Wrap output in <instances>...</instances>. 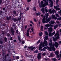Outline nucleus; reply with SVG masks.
<instances>
[{
    "label": "nucleus",
    "instance_id": "f257e3e1",
    "mask_svg": "<svg viewBox=\"0 0 61 61\" xmlns=\"http://www.w3.org/2000/svg\"><path fill=\"white\" fill-rule=\"evenodd\" d=\"M49 45L50 46V47L48 48V50H49L50 51H56V48H55V46H54V44H52V43L50 42L49 44Z\"/></svg>",
    "mask_w": 61,
    "mask_h": 61
},
{
    "label": "nucleus",
    "instance_id": "f03ea898",
    "mask_svg": "<svg viewBox=\"0 0 61 61\" xmlns=\"http://www.w3.org/2000/svg\"><path fill=\"white\" fill-rule=\"evenodd\" d=\"M50 23L49 24L45 25V26L46 27H47V28L49 27L50 26L51 27H54V25H53V24L55 23V22L54 21H53L52 20H51L49 22V23H50Z\"/></svg>",
    "mask_w": 61,
    "mask_h": 61
},
{
    "label": "nucleus",
    "instance_id": "7ed1b4c3",
    "mask_svg": "<svg viewBox=\"0 0 61 61\" xmlns=\"http://www.w3.org/2000/svg\"><path fill=\"white\" fill-rule=\"evenodd\" d=\"M48 44L47 41L46 40H45L43 42L40 43L41 45V46H42V47H44L45 46H45H48Z\"/></svg>",
    "mask_w": 61,
    "mask_h": 61
},
{
    "label": "nucleus",
    "instance_id": "20e7f679",
    "mask_svg": "<svg viewBox=\"0 0 61 61\" xmlns=\"http://www.w3.org/2000/svg\"><path fill=\"white\" fill-rule=\"evenodd\" d=\"M48 0H47L46 3H45V4H40V7L41 8H42V7H45V6H46V5H48Z\"/></svg>",
    "mask_w": 61,
    "mask_h": 61
},
{
    "label": "nucleus",
    "instance_id": "39448f33",
    "mask_svg": "<svg viewBox=\"0 0 61 61\" xmlns=\"http://www.w3.org/2000/svg\"><path fill=\"white\" fill-rule=\"evenodd\" d=\"M52 27H50L48 28V31L49 32V35H51V32L53 30V29H52Z\"/></svg>",
    "mask_w": 61,
    "mask_h": 61
},
{
    "label": "nucleus",
    "instance_id": "423d86ee",
    "mask_svg": "<svg viewBox=\"0 0 61 61\" xmlns=\"http://www.w3.org/2000/svg\"><path fill=\"white\" fill-rule=\"evenodd\" d=\"M41 54L40 53H39L38 54L37 56V58L38 60L41 59V57H41Z\"/></svg>",
    "mask_w": 61,
    "mask_h": 61
},
{
    "label": "nucleus",
    "instance_id": "0eeeda50",
    "mask_svg": "<svg viewBox=\"0 0 61 61\" xmlns=\"http://www.w3.org/2000/svg\"><path fill=\"white\" fill-rule=\"evenodd\" d=\"M3 60L2 61H6V55H5L4 56V54H3Z\"/></svg>",
    "mask_w": 61,
    "mask_h": 61
},
{
    "label": "nucleus",
    "instance_id": "6e6552de",
    "mask_svg": "<svg viewBox=\"0 0 61 61\" xmlns=\"http://www.w3.org/2000/svg\"><path fill=\"white\" fill-rule=\"evenodd\" d=\"M54 46H55V47L56 48H57V47H58V46H59V44L57 42H55L54 45Z\"/></svg>",
    "mask_w": 61,
    "mask_h": 61
},
{
    "label": "nucleus",
    "instance_id": "1a4fd4ad",
    "mask_svg": "<svg viewBox=\"0 0 61 61\" xmlns=\"http://www.w3.org/2000/svg\"><path fill=\"white\" fill-rule=\"evenodd\" d=\"M8 54H7L6 56V57H7L6 56H9V55H11L12 54V53L11 52V51H10V50H8Z\"/></svg>",
    "mask_w": 61,
    "mask_h": 61
},
{
    "label": "nucleus",
    "instance_id": "9d476101",
    "mask_svg": "<svg viewBox=\"0 0 61 61\" xmlns=\"http://www.w3.org/2000/svg\"><path fill=\"white\" fill-rule=\"evenodd\" d=\"M10 31L11 32V33L12 34V35H14V32H15V30H13V28L11 27L10 28Z\"/></svg>",
    "mask_w": 61,
    "mask_h": 61
},
{
    "label": "nucleus",
    "instance_id": "9b49d317",
    "mask_svg": "<svg viewBox=\"0 0 61 61\" xmlns=\"http://www.w3.org/2000/svg\"><path fill=\"white\" fill-rule=\"evenodd\" d=\"M30 30V29L29 28L28 30H27V32L26 33V36H29V31Z\"/></svg>",
    "mask_w": 61,
    "mask_h": 61
},
{
    "label": "nucleus",
    "instance_id": "f8f14e48",
    "mask_svg": "<svg viewBox=\"0 0 61 61\" xmlns=\"http://www.w3.org/2000/svg\"><path fill=\"white\" fill-rule=\"evenodd\" d=\"M50 1L49 3H51L50 4L51 7H52L53 6V2L51 0H49Z\"/></svg>",
    "mask_w": 61,
    "mask_h": 61
},
{
    "label": "nucleus",
    "instance_id": "ddd939ff",
    "mask_svg": "<svg viewBox=\"0 0 61 61\" xmlns=\"http://www.w3.org/2000/svg\"><path fill=\"white\" fill-rule=\"evenodd\" d=\"M13 13L14 15H15V16H17L18 15V14H16V11H15V10H13Z\"/></svg>",
    "mask_w": 61,
    "mask_h": 61
},
{
    "label": "nucleus",
    "instance_id": "4468645a",
    "mask_svg": "<svg viewBox=\"0 0 61 61\" xmlns=\"http://www.w3.org/2000/svg\"><path fill=\"white\" fill-rule=\"evenodd\" d=\"M11 20H13V21H14L15 22H16V21H18V20H17V19H16V18H11Z\"/></svg>",
    "mask_w": 61,
    "mask_h": 61
},
{
    "label": "nucleus",
    "instance_id": "2eb2a0df",
    "mask_svg": "<svg viewBox=\"0 0 61 61\" xmlns=\"http://www.w3.org/2000/svg\"><path fill=\"white\" fill-rule=\"evenodd\" d=\"M46 18L44 17L42 20V22L43 24L46 23Z\"/></svg>",
    "mask_w": 61,
    "mask_h": 61
},
{
    "label": "nucleus",
    "instance_id": "dca6fc26",
    "mask_svg": "<svg viewBox=\"0 0 61 61\" xmlns=\"http://www.w3.org/2000/svg\"><path fill=\"white\" fill-rule=\"evenodd\" d=\"M11 18H12V16H10L8 17H7L6 18L7 20L8 21H10L11 20Z\"/></svg>",
    "mask_w": 61,
    "mask_h": 61
},
{
    "label": "nucleus",
    "instance_id": "f3484780",
    "mask_svg": "<svg viewBox=\"0 0 61 61\" xmlns=\"http://www.w3.org/2000/svg\"><path fill=\"white\" fill-rule=\"evenodd\" d=\"M54 8L55 9H56V11H57L58 10H60V8L59 7H58L57 6H54Z\"/></svg>",
    "mask_w": 61,
    "mask_h": 61
},
{
    "label": "nucleus",
    "instance_id": "a211bd4d",
    "mask_svg": "<svg viewBox=\"0 0 61 61\" xmlns=\"http://www.w3.org/2000/svg\"><path fill=\"white\" fill-rule=\"evenodd\" d=\"M50 18H48L46 20V23H47L50 22Z\"/></svg>",
    "mask_w": 61,
    "mask_h": 61
},
{
    "label": "nucleus",
    "instance_id": "6ab92c4d",
    "mask_svg": "<svg viewBox=\"0 0 61 61\" xmlns=\"http://www.w3.org/2000/svg\"><path fill=\"white\" fill-rule=\"evenodd\" d=\"M52 18L53 19H54L56 20L57 19V17H56V16L54 15L52 16Z\"/></svg>",
    "mask_w": 61,
    "mask_h": 61
},
{
    "label": "nucleus",
    "instance_id": "aec40b11",
    "mask_svg": "<svg viewBox=\"0 0 61 61\" xmlns=\"http://www.w3.org/2000/svg\"><path fill=\"white\" fill-rule=\"evenodd\" d=\"M41 11H42V12L43 14H45V9L44 8H42L41 9Z\"/></svg>",
    "mask_w": 61,
    "mask_h": 61
},
{
    "label": "nucleus",
    "instance_id": "412c9836",
    "mask_svg": "<svg viewBox=\"0 0 61 61\" xmlns=\"http://www.w3.org/2000/svg\"><path fill=\"white\" fill-rule=\"evenodd\" d=\"M3 44V40L1 39L0 40V44Z\"/></svg>",
    "mask_w": 61,
    "mask_h": 61
},
{
    "label": "nucleus",
    "instance_id": "4be33fe9",
    "mask_svg": "<svg viewBox=\"0 0 61 61\" xmlns=\"http://www.w3.org/2000/svg\"><path fill=\"white\" fill-rule=\"evenodd\" d=\"M58 25H55L54 26V29H56V28H57V27H58Z\"/></svg>",
    "mask_w": 61,
    "mask_h": 61
},
{
    "label": "nucleus",
    "instance_id": "5701e85b",
    "mask_svg": "<svg viewBox=\"0 0 61 61\" xmlns=\"http://www.w3.org/2000/svg\"><path fill=\"white\" fill-rule=\"evenodd\" d=\"M55 54H56V56L58 55L59 54V51H56L55 52Z\"/></svg>",
    "mask_w": 61,
    "mask_h": 61
},
{
    "label": "nucleus",
    "instance_id": "b1692460",
    "mask_svg": "<svg viewBox=\"0 0 61 61\" xmlns=\"http://www.w3.org/2000/svg\"><path fill=\"white\" fill-rule=\"evenodd\" d=\"M33 46H32L30 47H28V48L29 49H31V50H32V49H33Z\"/></svg>",
    "mask_w": 61,
    "mask_h": 61
},
{
    "label": "nucleus",
    "instance_id": "393cba45",
    "mask_svg": "<svg viewBox=\"0 0 61 61\" xmlns=\"http://www.w3.org/2000/svg\"><path fill=\"white\" fill-rule=\"evenodd\" d=\"M57 33H56V34H55V35L56 36L57 35H59V31H57Z\"/></svg>",
    "mask_w": 61,
    "mask_h": 61
},
{
    "label": "nucleus",
    "instance_id": "a878e982",
    "mask_svg": "<svg viewBox=\"0 0 61 61\" xmlns=\"http://www.w3.org/2000/svg\"><path fill=\"white\" fill-rule=\"evenodd\" d=\"M33 10H34V11H35L36 12V7L34 6L33 8Z\"/></svg>",
    "mask_w": 61,
    "mask_h": 61
},
{
    "label": "nucleus",
    "instance_id": "bb28decb",
    "mask_svg": "<svg viewBox=\"0 0 61 61\" xmlns=\"http://www.w3.org/2000/svg\"><path fill=\"white\" fill-rule=\"evenodd\" d=\"M30 29H31V30H32V32H33V34H35V33L34 32V30L33 29V28H32Z\"/></svg>",
    "mask_w": 61,
    "mask_h": 61
},
{
    "label": "nucleus",
    "instance_id": "cd10ccee",
    "mask_svg": "<svg viewBox=\"0 0 61 61\" xmlns=\"http://www.w3.org/2000/svg\"><path fill=\"white\" fill-rule=\"evenodd\" d=\"M54 35L53 34V33H52V34H51V33L50 35H49V36H52L53 35Z\"/></svg>",
    "mask_w": 61,
    "mask_h": 61
},
{
    "label": "nucleus",
    "instance_id": "c85d7f7f",
    "mask_svg": "<svg viewBox=\"0 0 61 61\" xmlns=\"http://www.w3.org/2000/svg\"><path fill=\"white\" fill-rule=\"evenodd\" d=\"M52 61H56L57 60L55 58H52Z\"/></svg>",
    "mask_w": 61,
    "mask_h": 61
},
{
    "label": "nucleus",
    "instance_id": "c756f323",
    "mask_svg": "<svg viewBox=\"0 0 61 61\" xmlns=\"http://www.w3.org/2000/svg\"><path fill=\"white\" fill-rule=\"evenodd\" d=\"M47 48H46V47H45L43 49V51H44V52L45 51H46V49H47Z\"/></svg>",
    "mask_w": 61,
    "mask_h": 61
},
{
    "label": "nucleus",
    "instance_id": "7c9ffc66",
    "mask_svg": "<svg viewBox=\"0 0 61 61\" xmlns=\"http://www.w3.org/2000/svg\"><path fill=\"white\" fill-rule=\"evenodd\" d=\"M38 13H36V15H37V16H38V15L39 16L40 15V14L38 12Z\"/></svg>",
    "mask_w": 61,
    "mask_h": 61
},
{
    "label": "nucleus",
    "instance_id": "2f4dec72",
    "mask_svg": "<svg viewBox=\"0 0 61 61\" xmlns=\"http://www.w3.org/2000/svg\"><path fill=\"white\" fill-rule=\"evenodd\" d=\"M4 41L5 42H7V38L6 37L4 38Z\"/></svg>",
    "mask_w": 61,
    "mask_h": 61
},
{
    "label": "nucleus",
    "instance_id": "473e14b6",
    "mask_svg": "<svg viewBox=\"0 0 61 61\" xmlns=\"http://www.w3.org/2000/svg\"><path fill=\"white\" fill-rule=\"evenodd\" d=\"M45 34L46 36H48V34L46 31L45 32Z\"/></svg>",
    "mask_w": 61,
    "mask_h": 61
},
{
    "label": "nucleus",
    "instance_id": "72a5a7b5",
    "mask_svg": "<svg viewBox=\"0 0 61 61\" xmlns=\"http://www.w3.org/2000/svg\"><path fill=\"white\" fill-rule=\"evenodd\" d=\"M41 48H42V46L40 44L39 46V50H40L41 49Z\"/></svg>",
    "mask_w": 61,
    "mask_h": 61
},
{
    "label": "nucleus",
    "instance_id": "f704fd0d",
    "mask_svg": "<svg viewBox=\"0 0 61 61\" xmlns=\"http://www.w3.org/2000/svg\"><path fill=\"white\" fill-rule=\"evenodd\" d=\"M39 35L40 36H42V33L41 32L39 33Z\"/></svg>",
    "mask_w": 61,
    "mask_h": 61
},
{
    "label": "nucleus",
    "instance_id": "c9c22d12",
    "mask_svg": "<svg viewBox=\"0 0 61 61\" xmlns=\"http://www.w3.org/2000/svg\"><path fill=\"white\" fill-rule=\"evenodd\" d=\"M57 36L56 37V38L57 39H58L59 38V35H57Z\"/></svg>",
    "mask_w": 61,
    "mask_h": 61
},
{
    "label": "nucleus",
    "instance_id": "e433bc0d",
    "mask_svg": "<svg viewBox=\"0 0 61 61\" xmlns=\"http://www.w3.org/2000/svg\"><path fill=\"white\" fill-rule=\"evenodd\" d=\"M3 13V11L1 10L0 11V15H2V13Z\"/></svg>",
    "mask_w": 61,
    "mask_h": 61
},
{
    "label": "nucleus",
    "instance_id": "4c0bfd02",
    "mask_svg": "<svg viewBox=\"0 0 61 61\" xmlns=\"http://www.w3.org/2000/svg\"><path fill=\"white\" fill-rule=\"evenodd\" d=\"M56 17H59L60 16L59 15H58V14H56Z\"/></svg>",
    "mask_w": 61,
    "mask_h": 61
},
{
    "label": "nucleus",
    "instance_id": "58836bf2",
    "mask_svg": "<svg viewBox=\"0 0 61 61\" xmlns=\"http://www.w3.org/2000/svg\"><path fill=\"white\" fill-rule=\"evenodd\" d=\"M45 10L46 13H47V12H48V10H47V9L46 8L45 9Z\"/></svg>",
    "mask_w": 61,
    "mask_h": 61
},
{
    "label": "nucleus",
    "instance_id": "ea45409f",
    "mask_svg": "<svg viewBox=\"0 0 61 61\" xmlns=\"http://www.w3.org/2000/svg\"><path fill=\"white\" fill-rule=\"evenodd\" d=\"M58 13H59L60 15H61V10H60L59 11H58Z\"/></svg>",
    "mask_w": 61,
    "mask_h": 61
},
{
    "label": "nucleus",
    "instance_id": "a19ab883",
    "mask_svg": "<svg viewBox=\"0 0 61 61\" xmlns=\"http://www.w3.org/2000/svg\"><path fill=\"white\" fill-rule=\"evenodd\" d=\"M41 30L42 31H43V26H41Z\"/></svg>",
    "mask_w": 61,
    "mask_h": 61
},
{
    "label": "nucleus",
    "instance_id": "79ce46f5",
    "mask_svg": "<svg viewBox=\"0 0 61 61\" xmlns=\"http://www.w3.org/2000/svg\"><path fill=\"white\" fill-rule=\"evenodd\" d=\"M30 23H31V24H32L33 25H34V24L33 22V21H32L30 20Z\"/></svg>",
    "mask_w": 61,
    "mask_h": 61
},
{
    "label": "nucleus",
    "instance_id": "37998d69",
    "mask_svg": "<svg viewBox=\"0 0 61 61\" xmlns=\"http://www.w3.org/2000/svg\"><path fill=\"white\" fill-rule=\"evenodd\" d=\"M16 59L17 60L19 59V56H16Z\"/></svg>",
    "mask_w": 61,
    "mask_h": 61
},
{
    "label": "nucleus",
    "instance_id": "c03bdc74",
    "mask_svg": "<svg viewBox=\"0 0 61 61\" xmlns=\"http://www.w3.org/2000/svg\"><path fill=\"white\" fill-rule=\"evenodd\" d=\"M41 40H39L37 42V44H38V43H39L40 42Z\"/></svg>",
    "mask_w": 61,
    "mask_h": 61
},
{
    "label": "nucleus",
    "instance_id": "a18cd8bd",
    "mask_svg": "<svg viewBox=\"0 0 61 61\" xmlns=\"http://www.w3.org/2000/svg\"><path fill=\"white\" fill-rule=\"evenodd\" d=\"M52 10L51 9H50L49 10V12H50V13H51Z\"/></svg>",
    "mask_w": 61,
    "mask_h": 61
},
{
    "label": "nucleus",
    "instance_id": "49530a36",
    "mask_svg": "<svg viewBox=\"0 0 61 61\" xmlns=\"http://www.w3.org/2000/svg\"><path fill=\"white\" fill-rule=\"evenodd\" d=\"M45 55H46V53H44L42 54V55H43V56H45Z\"/></svg>",
    "mask_w": 61,
    "mask_h": 61
},
{
    "label": "nucleus",
    "instance_id": "de8ad7c7",
    "mask_svg": "<svg viewBox=\"0 0 61 61\" xmlns=\"http://www.w3.org/2000/svg\"><path fill=\"white\" fill-rule=\"evenodd\" d=\"M45 38L46 40H47V39H48V36H46L45 37Z\"/></svg>",
    "mask_w": 61,
    "mask_h": 61
},
{
    "label": "nucleus",
    "instance_id": "09e8293b",
    "mask_svg": "<svg viewBox=\"0 0 61 61\" xmlns=\"http://www.w3.org/2000/svg\"><path fill=\"white\" fill-rule=\"evenodd\" d=\"M54 12V10H52L51 11V14H52V13H53Z\"/></svg>",
    "mask_w": 61,
    "mask_h": 61
},
{
    "label": "nucleus",
    "instance_id": "8fccbe9b",
    "mask_svg": "<svg viewBox=\"0 0 61 61\" xmlns=\"http://www.w3.org/2000/svg\"><path fill=\"white\" fill-rule=\"evenodd\" d=\"M25 41H22V44L23 45V44H25Z\"/></svg>",
    "mask_w": 61,
    "mask_h": 61
},
{
    "label": "nucleus",
    "instance_id": "3c124183",
    "mask_svg": "<svg viewBox=\"0 0 61 61\" xmlns=\"http://www.w3.org/2000/svg\"><path fill=\"white\" fill-rule=\"evenodd\" d=\"M50 56H51V57H53V53H51Z\"/></svg>",
    "mask_w": 61,
    "mask_h": 61
},
{
    "label": "nucleus",
    "instance_id": "603ef678",
    "mask_svg": "<svg viewBox=\"0 0 61 61\" xmlns=\"http://www.w3.org/2000/svg\"><path fill=\"white\" fill-rule=\"evenodd\" d=\"M43 3H44V2L42 1L41 2V3L40 4H44Z\"/></svg>",
    "mask_w": 61,
    "mask_h": 61
},
{
    "label": "nucleus",
    "instance_id": "864d4df0",
    "mask_svg": "<svg viewBox=\"0 0 61 61\" xmlns=\"http://www.w3.org/2000/svg\"><path fill=\"white\" fill-rule=\"evenodd\" d=\"M16 32L17 34H18L19 32V31H18V30H16Z\"/></svg>",
    "mask_w": 61,
    "mask_h": 61
},
{
    "label": "nucleus",
    "instance_id": "5fc2aeb1",
    "mask_svg": "<svg viewBox=\"0 0 61 61\" xmlns=\"http://www.w3.org/2000/svg\"><path fill=\"white\" fill-rule=\"evenodd\" d=\"M2 0H0V4H1L2 3Z\"/></svg>",
    "mask_w": 61,
    "mask_h": 61
},
{
    "label": "nucleus",
    "instance_id": "6e6d98bb",
    "mask_svg": "<svg viewBox=\"0 0 61 61\" xmlns=\"http://www.w3.org/2000/svg\"><path fill=\"white\" fill-rule=\"evenodd\" d=\"M2 9H3V10H4V11L5 10V8L3 7L2 8Z\"/></svg>",
    "mask_w": 61,
    "mask_h": 61
},
{
    "label": "nucleus",
    "instance_id": "4d7b16f0",
    "mask_svg": "<svg viewBox=\"0 0 61 61\" xmlns=\"http://www.w3.org/2000/svg\"><path fill=\"white\" fill-rule=\"evenodd\" d=\"M27 27V26L25 25V29H26Z\"/></svg>",
    "mask_w": 61,
    "mask_h": 61
},
{
    "label": "nucleus",
    "instance_id": "13d9d810",
    "mask_svg": "<svg viewBox=\"0 0 61 61\" xmlns=\"http://www.w3.org/2000/svg\"><path fill=\"white\" fill-rule=\"evenodd\" d=\"M35 53H38V50H36L35 51Z\"/></svg>",
    "mask_w": 61,
    "mask_h": 61
},
{
    "label": "nucleus",
    "instance_id": "bf43d9fd",
    "mask_svg": "<svg viewBox=\"0 0 61 61\" xmlns=\"http://www.w3.org/2000/svg\"><path fill=\"white\" fill-rule=\"evenodd\" d=\"M57 58H59L60 56L59 55H57Z\"/></svg>",
    "mask_w": 61,
    "mask_h": 61
},
{
    "label": "nucleus",
    "instance_id": "052dcab7",
    "mask_svg": "<svg viewBox=\"0 0 61 61\" xmlns=\"http://www.w3.org/2000/svg\"><path fill=\"white\" fill-rule=\"evenodd\" d=\"M44 2H45V3H46V0H43Z\"/></svg>",
    "mask_w": 61,
    "mask_h": 61
},
{
    "label": "nucleus",
    "instance_id": "680f3d73",
    "mask_svg": "<svg viewBox=\"0 0 61 61\" xmlns=\"http://www.w3.org/2000/svg\"><path fill=\"white\" fill-rule=\"evenodd\" d=\"M26 9L27 10H29V7H28L27 8H26Z\"/></svg>",
    "mask_w": 61,
    "mask_h": 61
},
{
    "label": "nucleus",
    "instance_id": "e2e57ef3",
    "mask_svg": "<svg viewBox=\"0 0 61 61\" xmlns=\"http://www.w3.org/2000/svg\"><path fill=\"white\" fill-rule=\"evenodd\" d=\"M34 21L35 22H36V20L35 19H34Z\"/></svg>",
    "mask_w": 61,
    "mask_h": 61
},
{
    "label": "nucleus",
    "instance_id": "0e129e2a",
    "mask_svg": "<svg viewBox=\"0 0 61 61\" xmlns=\"http://www.w3.org/2000/svg\"><path fill=\"white\" fill-rule=\"evenodd\" d=\"M31 1V0H28L27 1L28 2H30Z\"/></svg>",
    "mask_w": 61,
    "mask_h": 61
},
{
    "label": "nucleus",
    "instance_id": "69168bd1",
    "mask_svg": "<svg viewBox=\"0 0 61 61\" xmlns=\"http://www.w3.org/2000/svg\"><path fill=\"white\" fill-rule=\"evenodd\" d=\"M20 36H19L18 37V40H19L20 39Z\"/></svg>",
    "mask_w": 61,
    "mask_h": 61
},
{
    "label": "nucleus",
    "instance_id": "338daca9",
    "mask_svg": "<svg viewBox=\"0 0 61 61\" xmlns=\"http://www.w3.org/2000/svg\"><path fill=\"white\" fill-rule=\"evenodd\" d=\"M61 25V24L60 23L59 24V27H61V26H60Z\"/></svg>",
    "mask_w": 61,
    "mask_h": 61
},
{
    "label": "nucleus",
    "instance_id": "774afa93",
    "mask_svg": "<svg viewBox=\"0 0 61 61\" xmlns=\"http://www.w3.org/2000/svg\"><path fill=\"white\" fill-rule=\"evenodd\" d=\"M50 43H52V40H50Z\"/></svg>",
    "mask_w": 61,
    "mask_h": 61
}]
</instances>
